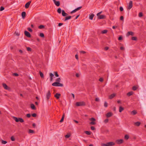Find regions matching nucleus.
Here are the masks:
<instances>
[{"mask_svg": "<svg viewBox=\"0 0 146 146\" xmlns=\"http://www.w3.org/2000/svg\"><path fill=\"white\" fill-rule=\"evenodd\" d=\"M94 121H92L90 123V124L91 125H92L96 124V122Z\"/></svg>", "mask_w": 146, "mask_h": 146, "instance_id": "obj_37", "label": "nucleus"}, {"mask_svg": "<svg viewBox=\"0 0 146 146\" xmlns=\"http://www.w3.org/2000/svg\"><path fill=\"white\" fill-rule=\"evenodd\" d=\"M114 143L113 142H110L107 143H102L101 144L102 146H111L114 145Z\"/></svg>", "mask_w": 146, "mask_h": 146, "instance_id": "obj_2", "label": "nucleus"}, {"mask_svg": "<svg viewBox=\"0 0 146 146\" xmlns=\"http://www.w3.org/2000/svg\"><path fill=\"white\" fill-rule=\"evenodd\" d=\"M98 19H103L105 18L106 16L104 15H101L98 16Z\"/></svg>", "mask_w": 146, "mask_h": 146, "instance_id": "obj_11", "label": "nucleus"}, {"mask_svg": "<svg viewBox=\"0 0 146 146\" xmlns=\"http://www.w3.org/2000/svg\"><path fill=\"white\" fill-rule=\"evenodd\" d=\"M3 87L6 90H8L9 89V88L5 83L3 84Z\"/></svg>", "mask_w": 146, "mask_h": 146, "instance_id": "obj_12", "label": "nucleus"}, {"mask_svg": "<svg viewBox=\"0 0 146 146\" xmlns=\"http://www.w3.org/2000/svg\"><path fill=\"white\" fill-rule=\"evenodd\" d=\"M25 34L26 36L28 37H30L31 36L30 33L28 32L27 31H25Z\"/></svg>", "mask_w": 146, "mask_h": 146, "instance_id": "obj_10", "label": "nucleus"}, {"mask_svg": "<svg viewBox=\"0 0 146 146\" xmlns=\"http://www.w3.org/2000/svg\"><path fill=\"white\" fill-rule=\"evenodd\" d=\"M54 74L57 77H58L59 76V75L58 74V73L57 72H54Z\"/></svg>", "mask_w": 146, "mask_h": 146, "instance_id": "obj_40", "label": "nucleus"}, {"mask_svg": "<svg viewBox=\"0 0 146 146\" xmlns=\"http://www.w3.org/2000/svg\"><path fill=\"white\" fill-rule=\"evenodd\" d=\"M51 96V93L50 90H48L46 94V99L48 100Z\"/></svg>", "mask_w": 146, "mask_h": 146, "instance_id": "obj_6", "label": "nucleus"}, {"mask_svg": "<svg viewBox=\"0 0 146 146\" xmlns=\"http://www.w3.org/2000/svg\"><path fill=\"white\" fill-rule=\"evenodd\" d=\"M27 29L30 32H32V29L30 28H28Z\"/></svg>", "mask_w": 146, "mask_h": 146, "instance_id": "obj_53", "label": "nucleus"}, {"mask_svg": "<svg viewBox=\"0 0 146 146\" xmlns=\"http://www.w3.org/2000/svg\"><path fill=\"white\" fill-rule=\"evenodd\" d=\"M115 94H112L110 95L109 96V98L110 99H112L113 98L115 95Z\"/></svg>", "mask_w": 146, "mask_h": 146, "instance_id": "obj_17", "label": "nucleus"}, {"mask_svg": "<svg viewBox=\"0 0 146 146\" xmlns=\"http://www.w3.org/2000/svg\"><path fill=\"white\" fill-rule=\"evenodd\" d=\"M99 80L101 82H102L103 81V79L102 78H100Z\"/></svg>", "mask_w": 146, "mask_h": 146, "instance_id": "obj_61", "label": "nucleus"}, {"mask_svg": "<svg viewBox=\"0 0 146 146\" xmlns=\"http://www.w3.org/2000/svg\"><path fill=\"white\" fill-rule=\"evenodd\" d=\"M137 86H133L132 87V90H137Z\"/></svg>", "mask_w": 146, "mask_h": 146, "instance_id": "obj_35", "label": "nucleus"}, {"mask_svg": "<svg viewBox=\"0 0 146 146\" xmlns=\"http://www.w3.org/2000/svg\"><path fill=\"white\" fill-rule=\"evenodd\" d=\"M32 115L33 117H36V113H34Z\"/></svg>", "mask_w": 146, "mask_h": 146, "instance_id": "obj_51", "label": "nucleus"}, {"mask_svg": "<svg viewBox=\"0 0 146 146\" xmlns=\"http://www.w3.org/2000/svg\"><path fill=\"white\" fill-rule=\"evenodd\" d=\"M62 15L63 16L65 17L66 16L68 15V14L65 12V11L64 10H62Z\"/></svg>", "mask_w": 146, "mask_h": 146, "instance_id": "obj_14", "label": "nucleus"}, {"mask_svg": "<svg viewBox=\"0 0 146 146\" xmlns=\"http://www.w3.org/2000/svg\"><path fill=\"white\" fill-rule=\"evenodd\" d=\"M13 75L16 76H19V74L17 73H13Z\"/></svg>", "mask_w": 146, "mask_h": 146, "instance_id": "obj_50", "label": "nucleus"}, {"mask_svg": "<svg viewBox=\"0 0 146 146\" xmlns=\"http://www.w3.org/2000/svg\"><path fill=\"white\" fill-rule=\"evenodd\" d=\"M64 115H65L64 114V113L63 115L62 116V118L61 119L60 121V122H62L63 121L64 118Z\"/></svg>", "mask_w": 146, "mask_h": 146, "instance_id": "obj_26", "label": "nucleus"}, {"mask_svg": "<svg viewBox=\"0 0 146 146\" xmlns=\"http://www.w3.org/2000/svg\"><path fill=\"white\" fill-rule=\"evenodd\" d=\"M120 19L121 20H123V16H121L120 17Z\"/></svg>", "mask_w": 146, "mask_h": 146, "instance_id": "obj_63", "label": "nucleus"}, {"mask_svg": "<svg viewBox=\"0 0 146 146\" xmlns=\"http://www.w3.org/2000/svg\"><path fill=\"white\" fill-rule=\"evenodd\" d=\"M80 52L81 53H82V54H85L86 53V52L84 51H80Z\"/></svg>", "mask_w": 146, "mask_h": 146, "instance_id": "obj_57", "label": "nucleus"}, {"mask_svg": "<svg viewBox=\"0 0 146 146\" xmlns=\"http://www.w3.org/2000/svg\"><path fill=\"white\" fill-rule=\"evenodd\" d=\"M89 120L90 121H95L96 120V119L93 118V117H92L91 118H90L89 119Z\"/></svg>", "mask_w": 146, "mask_h": 146, "instance_id": "obj_44", "label": "nucleus"}, {"mask_svg": "<svg viewBox=\"0 0 146 146\" xmlns=\"http://www.w3.org/2000/svg\"><path fill=\"white\" fill-rule=\"evenodd\" d=\"M60 78H57L56 80V81L57 82H59L60 81Z\"/></svg>", "mask_w": 146, "mask_h": 146, "instance_id": "obj_43", "label": "nucleus"}, {"mask_svg": "<svg viewBox=\"0 0 146 146\" xmlns=\"http://www.w3.org/2000/svg\"><path fill=\"white\" fill-rule=\"evenodd\" d=\"M102 11H101L98 13L97 14V16H99V15H100V14L102 13Z\"/></svg>", "mask_w": 146, "mask_h": 146, "instance_id": "obj_59", "label": "nucleus"}, {"mask_svg": "<svg viewBox=\"0 0 146 146\" xmlns=\"http://www.w3.org/2000/svg\"><path fill=\"white\" fill-rule=\"evenodd\" d=\"M91 129L92 130H94L95 129V128L94 127L92 126L91 127Z\"/></svg>", "mask_w": 146, "mask_h": 146, "instance_id": "obj_55", "label": "nucleus"}, {"mask_svg": "<svg viewBox=\"0 0 146 146\" xmlns=\"http://www.w3.org/2000/svg\"><path fill=\"white\" fill-rule=\"evenodd\" d=\"M60 96V94L58 93H56L54 95V97L56 98L57 99L59 98Z\"/></svg>", "mask_w": 146, "mask_h": 146, "instance_id": "obj_16", "label": "nucleus"}, {"mask_svg": "<svg viewBox=\"0 0 146 146\" xmlns=\"http://www.w3.org/2000/svg\"><path fill=\"white\" fill-rule=\"evenodd\" d=\"M112 114L111 112H108L106 114V117H109L112 115Z\"/></svg>", "mask_w": 146, "mask_h": 146, "instance_id": "obj_18", "label": "nucleus"}, {"mask_svg": "<svg viewBox=\"0 0 146 146\" xmlns=\"http://www.w3.org/2000/svg\"><path fill=\"white\" fill-rule=\"evenodd\" d=\"M44 25H40L39 26L38 28L39 29H42L43 28H44Z\"/></svg>", "mask_w": 146, "mask_h": 146, "instance_id": "obj_32", "label": "nucleus"}, {"mask_svg": "<svg viewBox=\"0 0 146 146\" xmlns=\"http://www.w3.org/2000/svg\"><path fill=\"white\" fill-rule=\"evenodd\" d=\"M76 106H85L86 105L85 103L83 101L77 102L76 103Z\"/></svg>", "mask_w": 146, "mask_h": 146, "instance_id": "obj_3", "label": "nucleus"}, {"mask_svg": "<svg viewBox=\"0 0 146 146\" xmlns=\"http://www.w3.org/2000/svg\"><path fill=\"white\" fill-rule=\"evenodd\" d=\"M40 74L41 78H43L44 77L43 74L41 72H40Z\"/></svg>", "mask_w": 146, "mask_h": 146, "instance_id": "obj_36", "label": "nucleus"}, {"mask_svg": "<svg viewBox=\"0 0 146 146\" xmlns=\"http://www.w3.org/2000/svg\"><path fill=\"white\" fill-rule=\"evenodd\" d=\"M31 108L32 109H33V110H35L36 109V108L34 104H31Z\"/></svg>", "mask_w": 146, "mask_h": 146, "instance_id": "obj_22", "label": "nucleus"}, {"mask_svg": "<svg viewBox=\"0 0 146 146\" xmlns=\"http://www.w3.org/2000/svg\"><path fill=\"white\" fill-rule=\"evenodd\" d=\"M116 142L118 144H120L123 142V139H118L116 141Z\"/></svg>", "mask_w": 146, "mask_h": 146, "instance_id": "obj_9", "label": "nucleus"}, {"mask_svg": "<svg viewBox=\"0 0 146 146\" xmlns=\"http://www.w3.org/2000/svg\"><path fill=\"white\" fill-rule=\"evenodd\" d=\"M63 24V23H59L58 25V26L59 27H60L61 26H62V25Z\"/></svg>", "mask_w": 146, "mask_h": 146, "instance_id": "obj_60", "label": "nucleus"}, {"mask_svg": "<svg viewBox=\"0 0 146 146\" xmlns=\"http://www.w3.org/2000/svg\"><path fill=\"white\" fill-rule=\"evenodd\" d=\"M95 101L96 102H99V99L98 98H96L95 99Z\"/></svg>", "mask_w": 146, "mask_h": 146, "instance_id": "obj_56", "label": "nucleus"}, {"mask_svg": "<svg viewBox=\"0 0 146 146\" xmlns=\"http://www.w3.org/2000/svg\"><path fill=\"white\" fill-rule=\"evenodd\" d=\"M54 3L57 6H59L60 5V2L59 1H56V0L54 1Z\"/></svg>", "mask_w": 146, "mask_h": 146, "instance_id": "obj_15", "label": "nucleus"}, {"mask_svg": "<svg viewBox=\"0 0 146 146\" xmlns=\"http://www.w3.org/2000/svg\"><path fill=\"white\" fill-rule=\"evenodd\" d=\"M29 133H35V131L34 130L31 129H29Z\"/></svg>", "mask_w": 146, "mask_h": 146, "instance_id": "obj_29", "label": "nucleus"}, {"mask_svg": "<svg viewBox=\"0 0 146 146\" xmlns=\"http://www.w3.org/2000/svg\"><path fill=\"white\" fill-rule=\"evenodd\" d=\"M108 31L106 30H104L102 31V34L106 33Z\"/></svg>", "mask_w": 146, "mask_h": 146, "instance_id": "obj_34", "label": "nucleus"}, {"mask_svg": "<svg viewBox=\"0 0 146 146\" xmlns=\"http://www.w3.org/2000/svg\"><path fill=\"white\" fill-rule=\"evenodd\" d=\"M70 136V134H68L65 135V137L66 138H68Z\"/></svg>", "mask_w": 146, "mask_h": 146, "instance_id": "obj_46", "label": "nucleus"}, {"mask_svg": "<svg viewBox=\"0 0 146 146\" xmlns=\"http://www.w3.org/2000/svg\"><path fill=\"white\" fill-rule=\"evenodd\" d=\"M120 49L121 50H124V48L123 47V46H121L120 47Z\"/></svg>", "mask_w": 146, "mask_h": 146, "instance_id": "obj_64", "label": "nucleus"}, {"mask_svg": "<svg viewBox=\"0 0 146 146\" xmlns=\"http://www.w3.org/2000/svg\"><path fill=\"white\" fill-rule=\"evenodd\" d=\"M124 138L126 140H127L129 138V136L127 135H125L124 137Z\"/></svg>", "mask_w": 146, "mask_h": 146, "instance_id": "obj_27", "label": "nucleus"}, {"mask_svg": "<svg viewBox=\"0 0 146 146\" xmlns=\"http://www.w3.org/2000/svg\"><path fill=\"white\" fill-rule=\"evenodd\" d=\"M57 11L58 13L59 14L61 13V9L60 8H59L58 9V10H57Z\"/></svg>", "mask_w": 146, "mask_h": 146, "instance_id": "obj_30", "label": "nucleus"}, {"mask_svg": "<svg viewBox=\"0 0 146 146\" xmlns=\"http://www.w3.org/2000/svg\"><path fill=\"white\" fill-rule=\"evenodd\" d=\"M85 133L86 134L88 135H90L91 134V132L90 131H85Z\"/></svg>", "mask_w": 146, "mask_h": 146, "instance_id": "obj_28", "label": "nucleus"}, {"mask_svg": "<svg viewBox=\"0 0 146 146\" xmlns=\"http://www.w3.org/2000/svg\"><path fill=\"white\" fill-rule=\"evenodd\" d=\"M104 106L105 107H107L108 106V104L106 102H105L104 103Z\"/></svg>", "mask_w": 146, "mask_h": 146, "instance_id": "obj_38", "label": "nucleus"}, {"mask_svg": "<svg viewBox=\"0 0 146 146\" xmlns=\"http://www.w3.org/2000/svg\"><path fill=\"white\" fill-rule=\"evenodd\" d=\"M131 35V36H133L134 35V33L132 31H129L127 33L126 35V36H128L129 35Z\"/></svg>", "mask_w": 146, "mask_h": 146, "instance_id": "obj_13", "label": "nucleus"}, {"mask_svg": "<svg viewBox=\"0 0 146 146\" xmlns=\"http://www.w3.org/2000/svg\"><path fill=\"white\" fill-rule=\"evenodd\" d=\"M119 9L121 11H123V8L122 7H120Z\"/></svg>", "mask_w": 146, "mask_h": 146, "instance_id": "obj_54", "label": "nucleus"}, {"mask_svg": "<svg viewBox=\"0 0 146 146\" xmlns=\"http://www.w3.org/2000/svg\"><path fill=\"white\" fill-rule=\"evenodd\" d=\"M50 77H52L54 76V75L53 74L50 73Z\"/></svg>", "mask_w": 146, "mask_h": 146, "instance_id": "obj_58", "label": "nucleus"}, {"mask_svg": "<svg viewBox=\"0 0 146 146\" xmlns=\"http://www.w3.org/2000/svg\"><path fill=\"white\" fill-rule=\"evenodd\" d=\"M94 15L93 14H92L89 16V19L91 20H92L93 17H94Z\"/></svg>", "mask_w": 146, "mask_h": 146, "instance_id": "obj_21", "label": "nucleus"}, {"mask_svg": "<svg viewBox=\"0 0 146 146\" xmlns=\"http://www.w3.org/2000/svg\"><path fill=\"white\" fill-rule=\"evenodd\" d=\"M13 118L16 122H20L21 123H23L24 122V120L21 117L17 118L13 116Z\"/></svg>", "mask_w": 146, "mask_h": 146, "instance_id": "obj_1", "label": "nucleus"}, {"mask_svg": "<svg viewBox=\"0 0 146 146\" xmlns=\"http://www.w3.org/2000/svg\"><path fill=\"white\" fill-rule=\"evenodd\" d=\"M4 9V8L2 6L1 7V8H0V10L1 11H3Z\"/></svg>", "mask_w": 146, "mask_h": 146, "instance_id": "obj_49", "label": "nucleus"}, {"mask_svg": "<svg viewBox=\"0 0 146 146\" xmlns=\"http://www.w3.org/2000/svg\"><path fill=\"white\" fill-rule=\"evenodd\" d=\"M133 6V3L132 1H130L129 2V5L127 6V9H131Z\"/></svg>", "mask_w": 146, "mask_h": 146, "instance_id": "obj_5", "label": "nucleus"}, {"mask_svg": "<svg viewBox=\"0 0 146 146\" xmlns=\"http://www.w3.org/2000/svg\"><path fill=\"white\" fill-rule=\"evenodd\" d=\"M82 8V6H80V7H78L76 9H75L74 10H73L70 13L71 14L72 13H74V12H76V11L80 10V9H81Z\"/></svg>", "mask_w": 146, "mask_h": 146, "instance_id": "obj_7", "label": "nucleus"}, {"mask_svg": "<svg viewBox=\"0 0 146 146\" xmlns=\"http://www.w3.org/2000/svg\"><path fill=\"white\" fill-rule=\"evenodd\" d=\"M40 36L41 37L44 38V34L42 33H40Z\"/></svg>", "mask_w": 146, "mask_h": 146, "instance_id": "obj_39", "label": "nucleus"}, {"mask_svg": "<svg viewBox=\"0 0 146 146\" xmlns=\"http://www.w3.org/2000/svg\"><path fill=\"white\" fill-rule=\"evenodd\" d=\"M122 39V37L121 36H120L119 37L118 39L119 40H121Z\"/></svg>", "mask_w": 146, "mask_h": 146, "instance_id": "obj_62", "label": "nucleus"}, {"mask_svg": "<svg viewBox=\"0 0 146 146\" xmlns=\"http://www.w3.org/2000/svg\"><path fill=\"white\" fill-rule=\"evenodd\" d=\"M131 39L133 40H137V38L136 37L133 36L132 37Z\"/></svg>", "mask_w": 146, "mask_h": 146, "instance_id": "obj_31", "label": "nucleus"}, {"mask_svg": "<svg viewBox=\"0 0 146 146\" xmlns=\"http://www.w3.org/2000/svg\"><path fill=\"white\" fill-rule=\"evenodd\" d=\"M131 113L133 115H135L137 113V112L135 110H133L132 111Z\"/></svg>", "mask_w": 146, "mask_h": 146, "instance_id": "obj_33", "label": "nucleus"}, {"mask_svg": "<svg viewBox=\"0 0 146 146\" xmlns=\"http://www.w3.org/2000/svg\"><path fill=\"white\" fill-rule=\"evenodd\" d=\"M31 3V1H29L25 4V7L26 9H27L29 7Z\"/></svg>", "mask_w": 146, "mask_h": 146, "instance_id": "obj_8", "label": "nucleus"}, {"mask_svg": "<svg viewBox=\"0 0 146 146\" xmlns=\"http://www.w3.org/2000/svg\"><path fill=\"white\" fill-rule=\"evenodd\" d=\"M143 16V14L142 12H140L139 13V17H142Z\"/></svg>", "mask_w": 146, "mask_h": 146, "instance_id": "obj_41", "label": "nucleus"}, {"mask_svg": "<svg viewBox=\"0 0 146 146\" xmlns=\"http://www.w3.org/2000/svg\"><path fill=\"white\" fill-rule=\"evenodd\" d=\"M141 124V123L139 122H137L134 123V125L137 126H139Z\"/></svg>", "mask_w": 146, "mask_h": 146, "instance_id": "obj_23", "label": "nucleus"}, {"mask_svg": "<svg viewBox=\"0 0 146 146\" xmlns=\"http://www.w3.org/2000/svg\"><path fill=\"white\" fill-rule=\"evenodd\" d=\"M124 110L123 108L121 106H120L119 107V112H121Z\"/></svg>", "mask_w": 146, "mask_h": 146, "instance_id": "obj_24", "label": "nucleus"}, {"mask_svg": "<svg viewBox=\"0 0 146 146\" xmlns=\"http://www.w3.org/2000/svg\"><path fill=\"white\" fill-rule=\"evenodd\" d=\"M21 15L23 18H24L26 16V13L25 11L22 12L21 13Z\"/></svg>", "mask_w": 146, "mask_h": 146, "instance_id": "obj_20", "label": "nucleus"}, {"mask_svg": "<svg viewBox=\"0 0 146 146\" xmlns=\"http://www.w3.org/2000/svg\"><path fill=\"white\" fill-rule=\"evenodd\" d=\"M27 50L29 51H31L32 50V49L30 47H27Z\"/></svg>", "mask_w": 146, "mask_h": 146, "instance_id": "obj_42", "label": "nucleus"}, {"mask_svg": "<svg viewBox=\"0 0 146 146\" xmlns=\"http://www.w3.org/2000/svg\"><path fill=\"white\" fill-rule=\"evenodd\" d=\"M71 16H68L66 17L64 21H66V20L70 19L71 18Z\"/></svg>", "mask_w": 146, "mask_h": 146, "instance_id": "obj_19", "label": "nucleus"}, {"mask_svg": "<svg viewBox=\"0 0 146 146\" xmlns=\"http://www.w3.org/2000/svg\"><path fill=\"white\" fill-rule=\"evenodd\" d=\"M133 94V92L132 91L129 92L127 94V95L128 96H130Z\"/></svg>", "mask_w": 146, "mask_h": 146, "instance_id": "obj_25", "label": "nucleus"}, {"mask_svg": "<svg viewBox=\"0 0 146 146\" xmlns=\"http://www.w3.org/2000/svg\"><path fill=\"white\" fill-rule=\"evenodd\" d=\"M1 143L2 144H5L7 143V142L6 141L2 140L1 141Z\"/></svg>", "mask_w": 146, "mask_h": 146, "instance_id": "obj_45", "label": "nucleus"}, {"mask_svg": "<svg viewBox=\"0 0 146 146\" xmlns=\"http://www.w3.org/2000/svg\"><path fill=\"white\" fill-rule=\"evenodd\" d=\"M26 116L27 117L29 118L31 117V115L29 113V114H27L26 115Z\"/></svg>", "mask_w": 146, "mask_h": 146, "instance_id": "obj_52", "label": "nucleus"}, {"mask_svg": "<svg viewBox=\"0 0 146 146\" xmlns=\"http://www.w3.org/2000/svg\"><path fill=\"white\" fill-rule=\"evenodd\" d=\"M11 139L13 141H14L15 140V139L13 136H12L11 137Z\"/></svg>", "mask_w": 146, "mask_h": 146, "instance_id": "obj_47", "label": "nucleus"}, {"mask_svg": "<svg viewBox=\"0 0 146 146\" xmlns=\"http://www.w3.org/2000/svg\"><path fill=\"white\" fill-rule=\"evenodd\" d=\"M52 86H61L62 87L63 86V84L60 83L59 82H56L53 83L52 84Z\"/></svg>", "mask_w": 146, "mask_h": 146, "instance_id": "obj_4", "label": "nucleus"}, {"mask_svg": "<svg viewBox=\"0 0 146 146\" xmlns=\"http://www.w3.org/2000/svg\"><path fill=\"white\" fill-rule=\"evenodd\" d=\"M108 119H106L104 120V122L105 123H108Z\"/></svg>", "mask_w": 146, "mask_h": 146, "instance_id": "obj_48", "label": "nucleus"}]
</instances>
